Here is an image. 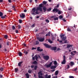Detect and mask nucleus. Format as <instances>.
<instances>
[{
  "label": "nucleus",
  "mask_w": 78,
  "mask_h": 78,
  "mask_svg": "<svg viewBox=\"0 0 78 78\" xmlns=\"http://www.w3.org/2000/svg\"><path fill=\"white\" fill-rule=\"evenodd\" d=\"M42 4H41L39 5V7H37L36 9L35 8H33L31 10V14L32 15H36V14H39V12H38V10L42 12V8H43Z\"/></svg>",
  "instance_id": "nucleus-1"
},
{
  "label": "nucleus",
  "mask_w": 78,
  "mask_h": 78,
  "mask_svg": "<svg viewBox=\"0 0 78 78\" xmlns=\"http://www.w3.org/2000/svg\"><path fill=\"white\" fill-rule=\"evenodd\" d=\"M60 38L62 39V41H64L65 40L67 39V36H65V34H62L60 36Z\"/></svg>",
  "instance_id": "nucleus-2"
},
{
  "label": "nucleus",
  "mask_w": 78,
  "mask_h": 78,
  "mask_svg": "<svg viewBox=\"0 0 78 78\" xmlns=\"http://www.w3.org/2000/svg\"><path fill=\"white\" fill-rule=\"evenodd\" d=\"M51 8H50L47 9L46 7H44L43 8V9L44 10V12H45L46 11H47L48 12H49V11H50L51 10Z\"/></svg>",
  "instance_id": "nucleus-3"
},
{
  "label": "nucleus",
  "mask_w": 78,
  "mask_h": 78,
  "mask_svg": "<svg viewBox=\"0 0 78 78\" xmlns=\"http://www.w3.org/2000/svg\"><path fill=\"white\" fill-rule=\"evenodd\" d=\"M63 57V60L61 62V64H65L66 62V56L64 55Z\"/></svg>",
  "instance_id": "nucleus-4"
},
{
  "label": "nucleus",
  "mask_w": 78,
  "mask_h": 78,
  "mask_svg": "<svg viewBox=\"0 0 78 78\" xmlns=\"http://www.w3.org/2000/svg\"><path fill=\"white\" fill-rule=\"evenodd\" d=\"M37 40H38L40 42H44V41L45 40V38L38 37L37 38Z\"/></svg>",
  "instance_id": "nucleus-5"
},
{
  "label": "nucleus",
  "mask_w": 78,
  "mask_h": 78,
  "mask_svg": "<svg viewBox=\"0 0 78 78\" xmlns=\"http://www.w3.org/2000/svg\"><path fill=\"white\" fill-rule=\"evenodd\" d=\"M43 58L45 61H48L49 59V57L48 55L44 56H43Z\"/></svg>",
  "instance_id": "nucleus-6"
},
{
  "label": "nucleus",
  "mask_w": 78,
  "mask_h": 78,
  "mask_svg": "<svg viewBox=\"0 0 78 78\" xmlns=\"http://www.w3.org/2000/svg\"><path fill=\"white\" fill-rule=\"evenodd\" d=\"M44 45L45 47H46V48H51V46L49 45H48V44H46V43H44Z\"/></svg>",
  "instance_id": "nucleus-7"
},
{
  "label": "nucleus",
  "mask_w": 78,
  "mask_h": 78,
  "mask_svg": "<svg viewBox=\"0 0 78 78\" xmlns=\"http://www.w3.org/2000/svg\"><path fill=\"white\" fill-rule=\"evenodd\" d=\"M20 17H22V18H24V17H25V13H21L20 14Z\"/></svg>",
  "instance_id": "nucleus-8"
},
{
  "label": "nucleus",
  "mask_w": 78,
  "mask_h": 78,
  "mask_svg": "<svg viewBox=\"0 0 78 78\" xmlns=\"http://www.w3.org/2000/svg\"><path fill=\"white\" fill-rule=\"evenodd\" d=\"M51 18H53L55 20H58V17H57L55 18V16H53L51 17Z\"/></svg>",
  "instance_id": "nucleus-9"
},
{
  "label": "nucleus",
  "mask_w": 78,
  "mask_h": 78,
  "mask_svg": "<svg viewBox=\"0 0 78 78\" xmlns=\"http://www.w3.org/2000/svg\"><path fill=\"white\" fill-rule=\"evenodd\" d=\"M69 64L71 66V67H72L73 66H74L75 65V63L73 62H71L69 63Z\"/></svg>",
  "instance_id": "nucleus-10"
},
{
  "label": "nucleus",
  "mask_w": 78,
  "mask_h": 78,
  "mask_svg": "<svg viewBox=\"0 0 78 78\" xmlns=\"http://www.w3.org/2000/svg\"><path fill=\"white\" fill-rule=\"evenodd\" d=\"M51 49L52 50H56L57 49V48H56V47H51Z\"/></svg>",
  "instance_id": "nucleus-11"
},
{
  "label": "nucleus",
  "mask_w": 78,
  "mask_h": 78,
  "mask_svg": "<svg viewBox=\"0 0 78 78\" xmlns=\"http://www.w3.org/2000/svg\"><path fill=\"white\" fill-rule=\"evenodd\" d=\"M56 67H57L56 65L51 66V69H56Z\"/></svg>",
  "instance_id": "nucleus-12"
},
{
  "label": "nucleus",
  "mask_w": 78,
  "mask_h": 78,
  "mask_svg": "<svg viewBox=\"0 0 78 78\" xmlns=\"http://www.w3.org/2000/svg\"><path fill=\"white\" fill-rule=\"evenodd\" d=\"M40 47H38L37 48V50L38 51H43V49H40Z\"/></svg>",
  "instance_id": "nucleus-13"
},
{
  "label": "nucleus",
  "mask_w": 78,
  "mask_h": 78,
  "mask_svg": "<svg viewBox=\"0 0 78 78\" xmlns=\"http://www.w3.org/2000/svg\"><path fill=\"white\" fill-rule=\"evenodd\" d=\"M52 62H51L49 64L46 65V67L48 68L50 67L51 66Z\"/></svg>",
  "instance_id": "nucleus-14"
},
{
  "label": "nucleus",
  "mask_w": 78,
  "mask_h": 78,
  "mask_svg": "<svg viewBox=\"0 0 78 78\" xmlns=\"http://www.w3.org/2000/svg\"><path fill=\"white\" fill-rule=\"evenodd\" d=\"M38 76H41L43 75L42 73V72L40 71L38 73Z\"/></svg>",
  "instance_id": "nucleus-15"
},
{
  "label": "nucleus",
  "mask_w": 78,
  "mask_h": 78,
  "mask_svg": "<svg viewBox=\"0 0 78 78\" xmlns=\"http://www.w3.org/2000/svg\"><path fill=\"white\" fill-rule=\"evenodd\" d=\"M51 78V75H49L48 76V74H46L45 75V78Z\"/></svg>",
  "instance_id": "nucleus-16"
},
{
  "label": "nucleus",
  "mask_w": 78,
  "mask_h": 78,
  "mask_svg": "<svg viewBox=\"0 0 78 78\" xmlns=\"http://www.w3.org/2000/svg\"><path fill=\"white\" fill-rule=\"evenodd\" d=\"M23 63V62H19L18 64V66L19 67H21V64Z\"/></svg>",
  "instance_id": "nucleus-17"
},
{
  "label": "nucleus",
  "mask_w": 78,
  "mask_h": 78,
  "mask_svg": "<svg viewBox=\"0 0 78 78\" xmlns=\"http://www.w3.org/2000/svg\"><path fill=\"white\" fill-rule=\"evenodd\" d=\"M51 33V32L49 31L48 32V33L46 34V36H50V34Z\"/></svg>",
  "instance_id": "nucleus-18"
},
{
  "label": "nucleus",
  "mask_w": 78,
  "mask_h": 78,
  "mask_svg": "<svg viewBox=\"0 0 78 78\" xmlns=\"http://www.w3.org/2000/svg\"><path fill=\"white\" fill-rule=\"evenodd\" d=\"M52 11L53 12H55L56 11V12H57L58 11V9H54L52 10Z\"/></svg>",
  "instance_id": "nucleus-19"
},
{
  "label": "nucleus",
  "mask_w": 78,
  "mask_h": 78,
  "mask_svg": "<svg viewBox=\"0 0 78 78\" xmlns=\"http://www.w3.org/2000/svg\"><path fill=\"white\" fill-rule=\"evenodd\" d=\"M6 17H7L6 15H5L4 16H1V19H5V18H6Z\"/></svg>",
  "instance_id": "nucleus-20"
},
{
  "label": "nucleus",
  "mask_w": 78,
  "mask_h": 78,
  "mask_svg": "<svg viewBox=\"0 0 78 78\" xmlns=\"http://www.w3.org/2000/svg\"><path fill=\"white\" fill-rule=\"evenodd\" d=\"M35 58L36 60L37 61L38 60L37 59H38V57L37 56V55H35Z\"/></svg>",
  "instance_id": "nucleus-21"
},
{
  "label": "nucleus",
  "mask_w": 78,
  "mask_h": 78,
  "mask_svg": "<svg viewBox=\"0 0 78 78\" xmlns=\"http://www.w3.org/2000/svg\"><path fill=\"white\" fill-rule=\"evenodd\" d=\"M32 64H33L36 65L37 64V62L36 61H35L34 62H32Z\"/></svg>",
  "instance_id": "nucleus-22"
},
{
  "label": "nucleus",
  "mask_w": 78,
  "mask_h": 78,
  "mask_svg": "<svg viewBox=\"0 0 78 78\" xmlns=\"http://www.w3.org/2000/svg\"><path fill=\"white\" fill-rule=\"evenodd\" d=\"M58 72L59 71H58V70L56 71L55 72V75H56V76L58 75Z\"/></svg>",
  "instance_id": "nucleus-23"
},
{
  "label": "nucleus",
  "mask_w": 78,
  "mask_h": 78,
  "mask_svg": "<svg viewBox=\"0 0 78 78\" xmlns=\"http://www.w3.org/2000/svg\"><path fill=\"white\" fill-rule=\"evenodd\" d=\"M25 75L26 76L27 78H29V74L28 73H27L25 74Z\"/></svg>",
  "instance_id": "nucleus-24"
},
{
  "label": "nucleus",
  "mask_w": 78,
  "mask_h": 78,
  "mask_svg": "<svg viewBox=\"0 0 78 78\" xmlns=\"http://www.w3.org/2000/svg\"><path fill=\"white\" fill-rule=\"evenodd\" d=\"M66 69H68L70 68V66L69 65H67L66 66Z\"/></svg>",
  "instance_id": "nucleus-25"
},
{
  "label": "nucleus",
  "mask_w": 78,
  "mask_h": 78,
  "mask_svg": "<svg viewBox=\"0 0 78 78\" xmlns=\"http://www.w3.org/2000/svg\"><path fill=\"white\" fill-rule=\"evenodd\" d=\"M72 45H69V44H67V48H69V47H72Z\"/></svg>",
  "instance_id": "nucleus-26"
},
{
  "label": "nucleus",
  "mask_w": 78,
  "mask_h": 78,
  "mask_svg": "<svg viewBox=\"0 0 78 78\" xmlns=\"http://www.w3.org/2000/svg\"><path fill=\"white\" fill-rule=\"evenodd\" d=\"M18 70H19V69H18V68H15V72H18Z\"/></svg>",
  "instance_id": "nucleus-27"
},
{
  "label": "nucleus",
  "mask_w": 78,
  "mask_h": 78,
  "mask_svg": "<svg viewBox=\"0 0 78 78\" xmlns=\"http://www.w3.org/2000/svg\"><path fill=\"white\" fill-rule=\"evenodd\" d=\"M48 42L50 44H52V43H53V41H51V40H50V39L48 40Z\"/></svg>",
  "instance_id": "nucleus-28"
},
{
  "label": "nucleus",
  "mask_w": 78,
  "mask_h": 78,
  "mask_svg": "<svg viewBox=\"0 0 78 78\" xmlns=\"http://www.w3.org/2000/svg\"><path fill=\"white\" fill-rule=\"evenodd\" d=\"M37 65L35 66V67H34V70H37Z\"/></svg>",
  "instance_id": "nucleus-29"
},
{
  "label": "nucleus",
  "mask_w": 78,
  "mask_h": 78,
  "mask_svg": "<svg viewBox=\"0 0 78 78\" xmlns=\"http://www.w3.org/2000/svg\"><path fill=\"white\" fill-rule=\"evenodd\" d=\"M43 3L44 5H46V4L47 3V2L45 1H44L43 2Z\"/></svg>",
  "instance_id": "nucleus-30"
},
{
  "label": "nucleus",
  "mask_w": 78,
  "mask_h": 78,
  "mask_svg": "<svg viewBox=\"0 0 78 78\" xmlns=\"http://www.w3.org/2000/svg\"><path fill=\"white\" fill-rule=\"evenodd\" d=\"M67 31L69 32L72 31V30H71V29H69V27H68L67 29Z\"/></svg>",
  "instance_id": "nucleus-31"
},
{
  "label": "nucleus",
  "mask_w": 78,
  "mask_h": 78,
  "mask_svg": "<svg viewBox=\"0 0 78 78\" xmlns=\"http://www.w3.org/2000/svg\"><path fill=\"white\" fill-rule=\"evenodd\" d=\"M19 55L20 56H21L22 55V52H20L19 53Z\"/></svg>",
  "instance_id": "nucleus-32"
},
{
  "label": "nucleus",
  "mask_w": 78,
  "mask_h": 78,
  "mask_svg": "<svg viewBox=\"0 0 78 78\" xmlns=\"http://www.w3.org/2000/svg\"><path fill=\"white\" fill-rule=\"evenodd\" d=\"M39 44V41H36V45H38V44Z\"/></svg>",
  "instance_id": "nucleus-33"
},
{
  "label": "nucleus",
  "mask_w": 78,
  "mask_h": 78,
  "mask_svg": "<svg viewBox=\"0 0 78 78\" xmlns=\"http://www.w3.org/2000/svg\"><path fill=\"white\" fill-rule=\"evenodd\" d=\"M3 13H2V12H0V17H1L2 16H3Z\"/></svg>",
  "instance_id": "nucleus-34"
},
{
  "label": "nucleus",
  "mask_w": 78,
  "mask_h": 78,
  "mask_svg": "<svg viewBox=\"0 0 78 78\" xmlns=\"http://www.w3.org/2000/svg\"><path fill=\"white\" fill-rule=\"evenodd\" d=\"M12 29L13 30H15L16 29V27H15V26H14L13 25L12 26Z\"/></svg>",
  "instance_id": "nucleus-35"
},
{
  "label": "nucleus",
  "mask_w": 78,
  "mask_h": 78,
  "mask_svg": "<svg viewBox=\"0 0 78 78\" xmlns=\"http://www.w3.org/2000/svg\"><path fill=\"white\" fill-rule=\"evenodd\" d=\"M59 17L60 19H62L63 18V16L62 15H60L59 16Z\"/></svg>",
  "instance_id": "nucleus-36"
},
{
  "label": "nucleus",
  "mask_w": 78,
  "mask_h": 78,
  "mask_svg": "<svg viewBox=\"0 0 78 78\" xmlns=\"http://www.w3.org/2000/svg\"><path fill=\"white\" fill-rule=\"evenodd\" d=\"M71 55H72V56H74V55H75V54L73 53V51H72L71 52Z\"/></svg>",
  "instance_id": "nucleus-37"
},
{
  "label": "nucleus",
  "mask_w": 78,
  "mask_h": 78,
  "mask_svg": "<svg viewBox=\"0 0 78 78\" xmlns=\"http://www.w3.org/2000/svg\"><path fill=\"white\" fill-rule=\"evenodd\" d=\"M19 23H22V20H19Z\"/></svg>",
  "instance_id": "nucleus-38"
},
{
  "label": "nucleus",
  "mask_w": 78,
  "mask_h": 78,
  "mask_svg": "<svg viewBox=\"0 0 78 78\" xmlns=\"http://www.w3.org/2000/svg\"><path fill=\"white\" fill-rule=\"evenodd\" d=\"M57 62L56 61H54V65H57Z\"/></svg>",
  "instance_id": "nucleus-39"
},
{
  "label": "nucleus",
  "mask_w": 78,
  "mask_h": 78,
  "mask_svg": "<svg viewBox=\"0 0 78 78\" xmlns=\"http://www.w3.org/2000/svg\"><path fill=\"white\" fill-rule=\"evenodd\" d=\"M0 70L1 72H3V68L1 67L0 68Z\"/></svg>",
  "instance_id": "nucleus-40"
},
{
  "label": "nucleus",
  "mask_w": 78,
  "mask_h": 78,
  "mask_svg": "<svg viewBox=\"0 0 78 78\" xmlns=\"http://www.w3.org/2000/svg\"><path fill=\"white\" fill-rule=\"evenodd\" d=\"M64 41L65 44H68V43H67V42H68L67 40H66Z\"/></svg>",
  "instance_id": "nucleus-41"
},
{
  "label": "nucleus",
  "mask_w": 78,
  "mask_h": 78,
  "mask_svg": "<svg viewBox=\"0 0 78 78\" xmlns=\"http://www.w3.org/2000/svg\"><path fill=\"white\" fill-rule=\"evenodd\" d=\"M4 38L5 39H8V35H5L4 36Z\"/></svg>",
  "instance_id": "nucleus-42"
},
{
  "label": "nucleus",
  "mask_w": 78,
  "mask_h": 78,
  "mask_svg": "<svg viewBox=\"0 0 78 78\" xmlns=\"http://www.w3.org/2000/svg\"><path fill=\"white\" fill-rule=\"evenodd\" d=\"M18 29H20V28H21V26L20 25H18Z\"/></svg>",
  "instance_id": "nucleus-43"
},
{
  "label": "nucleus",
  "mask_w": 78,
  "mask_h": 78,
  "mask_svg": "<svg viewBox=\"0 0 78 78\" xmlns=\"http://www.w3.org/2000/svg\"><path fill=\"white\" fill-rule=\"evenodd\" d=\"M45 22H47V23H49L50 21L46 19L45 20Z\"/></svg>",
  "instance_id": "nucleus-44"
},
{
  "label": "nucleus",
  "mask_w": 78,
  "mask_h": 78,
  "mask_svg": "<svg viewBox=\"0 0 78 78\" xmlns=\"http://www.w3.org/2000/svg\"><path fill=\"white\" fill-rule=\"evenodd\" d=\"M28 72L29 73H31V72H32V70H29L28 71Z\"/></svg>",
  "instance_id": "nucleus-45"
},
{
  "label": "nucleus",
  "mask_w": 78,
  "mask_h": 78,
  "mask_svg": "<svg viewBox=\"0 0 78 78\" xmlns=\"http://www.w3.org/2000/svg\"><path fill=\"white\" fill-rule=\"evenodd\" d=\"M78 70V68H76L74 69V70H73V71H76Z\"/></svg>",
  "instance_id": "nucleus-46"
},
{
  "label": "nucleus",
  "mask_w": 78,
  "mask_h": 78,
  "mask_svg": "<svg viewBox=\"0 0 78 78\" xmlns=\"http://www.w3.org/2000/svg\"><path fill=\"white\" fill-rule=\"evenodd\" d=\"M36 48H34L33 47L32 48V50H36Z\"/></svg>",
  "instance_id": "nucleus-47"
},
{
  "label": "nucleus",
  "mask_w": 78,
  "mask_h": 78,
  "mask_svg": "<svg viewBox=\"0 0 78 78\" xmlns=\"http://www.w3.org/2000/svg\"><path fill=\"white\" fill-rule=\"evenodd\" d=\"M59 6V4H58L56 6V8H58Z\"/></svg>",
  "instance_id": "nucleus-48"
},
{
  "label": "nucleus",
  "mask_w": 78,
  "mask_h": 78,
  "mask_svg": "<svg viewBox=\"0 0 78 78\" xmlns=\"http://www.w3.org/2000/svg\"><path fill=\"white\" fill-rule=\"evenodd\" d=\"M58 14H61V11H58Z\"/></svg>",
  "instance_id": "nucleus-49"
},
{
  "label": "nucleus",
  "mask_w": 78,
  "mask_h": 78,
  "mask_svg": "<svg viewBox=\"0 0 78 78\" xmlns=\"http://www.w3.org/2000/svg\"><path fill=\"white\" fill-rule=\"evenodd\" d=\"M69 78H74V77H73V76H69Z\"/></svg>",
  "instance_id": "nucleus-50"
},
{
  "label": "nucleus",
  "mask_w": 78,
  "mask_h": 78,
  "mask_svg": "<svg viewBox=\"0 0 78 78\" xmlns=\"http://www.w3.org/2000/svg\"><path fill=\"white\" fill-rule=\"evenodd\" d=\"M32 60H35V56L32 57Z\"/></svg>",
  "instance_id": "nucleus-51"
},
{
  "label": "nucleus",
  "mask_w": 78,
  "mask_h": 78,
  "mask_svg": "<svg viewBox=\"0 0 78 78\" xmlns=\"http://www.w3.org/2000/svg\"><path fill=\"white\" fill-rule=\"evenodd\" d=\"M51 72H55V69H52L51 70Z\"/></svg>",
  "instance_id": "nucleus-52"
},
{
  "label": "nucleus",
  "mask_w": 78,
  "mask_h": 78,
  "mask_svg": "<svg viewBox=\"0 0 78 78\" xmlns=\"http://www.w3.org/2000/svg\"><path fill=\"white\" fill-rule=\"evenodd\" d=\"M15 32L16 33H19V31H18L17 30H16L15 31Z\"/></svg>",
  "instance_id": "nucleus-53"
},
{
  "label": "nucleus",
  "mask_w": 78,
  "mask_h": 78,
  "mask_svg": "<svg viewBox=\"0 0 78 78\" xmlns=\"http://www.w3.org/2000/svg\"><path fill=\"white\" fill-rule=\"evenodd\" d=\"M3 77V75L2 74H0V78H2Z\"/></svg>",
  "instance_id": "nucleus-54"
},
{
  "label": "nucleus",
  "mask_w": 78,
  "mask_h": 78,
  "mask_svg": "<svg viewBox=\"0 0 78 78\" xmlns=\"http://www.w3.org/2000/svg\"><path fill=\"white\" fill-rule=\"evenodd\" d=\"M34 67V65H32V66H31V68H33Z\"/></svg>",
  "instance_id": "nucleus-55"
},
{
  "label": "nucleus",
  "mask_w": 78,
  "mask_h": 78,
  "mask_svg": "<svg viewBox=\"0 0 78 78\" xmlns=\"http://www.w3.org/2000/svg\"><path fill=\"white\" fill-rule=\"evenodd\" d=\"M39 78H44L43 76H38Z\"/></svg>",
  "instance_id": "nucleus-56"
},
{
  "label": "nucleus",
  "mask_w": 78,
  "mask_h": 78,
  "mask_svg": "<svg viewBox=\"0 0 78 78\" xmlns=\"http://www.w3.org/2000/svg\"><path fill=\"white\" fill-rule=\"evenodd\" d=\"M63 21H64V22H66V20L65 19H63Z\"/></svg>",
  "instance_id": "nucleus-57"
},
{
  "label": "nucleus",
  "mask_w": 78,
  "mask_h": 78,
  "mask_svg": "<svg viewBox=\"0 0 78 78\" xmlns=\"http://www.w3.org/2000/svg\"><path fill=\"white\" fill-rule=\"evenodd\" d=\"M59 43H62V40H60L59 41Z\"/></svg>",
  "instance_id": "nucleus-58"
},
{
  "label": "nucleus",
  "mask_w": 78,
  "mask_h": 78,
  "mask_svg": "<svg viewBox=\"0 0 78 78\" xmlns=\"http://www.w3.org/2000/svg\"><path fill=\"white\" fill-rule=\"evenodd\" d=\"M55 37H52V40H55Z\"/></svg>",
  "instance_id": "nucleus-59"
},
{
  "label": "nucleus",
  "mask_w": 78,
  "mask_h": 78,
  "mask_svg": "<svg viewBox=\"0 0 78 78\" xmlns=\"http://www.w3.org/2000/svg\"><path fill=\"white\" fill-rule=\"evenodd\" d=\"M27 11V9H24V12H26Z\"/></svg>",
  "instance_id": "nucleus-60"
},
{
  "label": "nucleus",
  "mask_w": 78,
  "mask_h": 78,
  "mask_svg": "<svg viewBox=\"0 0 78 78\" xmlns=\"http://www.w3.org/2000/svg\"><path fill=\"white\" fill-rule=\"evenodd\" d=\"M12 8H13V9H15V8H16V6H12Z\"/></svg>",
  "instance_id": "nucleus-61"
},
{
  "label": "nucleus",
  "mask_w": 78,
  "mask_h": 78,
  "mask_svg": "<svg viewBox=\"0 0 78 78\" xmlns=\"http://www.w3.org/2000/svg\"><path fill=\"white\" fill-rule=\"evenodd\" d=\"M53 78H58V76H54L53 77Z\"/></svg>",
  "instance_id": "nucleus-62"
},
{
  "label": "nucleus",
  "mask_w": 78,
  "mask_h": 78,
  "mask_svg": "<svg viewBox=\"0 0 78 78\" xmlns=\"http://www.w3.org/2000/svg\"><path fill=\"white\" fill-rule=\"evenodd\" d=\"M31 27H34V24H33L32 26Z\"/></svg>",
  "instance_id": "nucleus-63"
},
{
  "label": "nucleus",
  "mask_w": 78,
  "mask_h": 78,
  "mask_svg": "<svg viewBox=\"0 0 78 78\" xmlns=\"http://www.w3.org/2000/svg\"><path fill=\"white\" fill-rule=\"evenodd\" d=\"M7 45H9V42H7Z\"/></svg>",
  "instance_id": "nucleus-64"
}]
</instances>
